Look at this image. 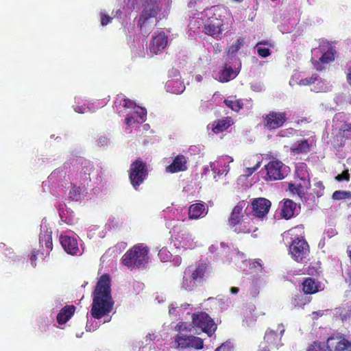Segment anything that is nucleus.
<instances>
[{"instance_id": "1", "label": "nucleus", "mask_w": 351, "mask_h": 351, "mask_svg": "<svg viewBox=\"0 0 351 351\" xmlns=\"http://www.w3.org/2000/svg\"><path fill=\"white\" fill-rule=\"evenodd\" d=\"M111 279L104 274L99 278L93 292L90 315L97 319L108 315L113 308L114 301L111 295Z\"/></svg>"}, {"instance_id": "2", "label": "nucleus", "mask_w": 351, "mask_h": 351, "mask_svg": "<svg viewBox=\"0 0 351 351\" xmlns=\"http://www.w3.org/2000/svg\"><path fill=\"white\" fill-rule=\"evenodd\" d=\"M210 274L211 268L208 263L197 262L184 269L181 287L186 291H192L197 286H202Z\"/></svg>"}, {"instance_id": "3", "label": "nucleus", "mask_w": 351, "mask_h": 351, "mask_svg": "<svg viewBox=\"0 0 351 351\" xmlns=\"http://www.w3.org/2000/svg\"><path fill=\"white\" fill-rule=\"evenodd\" d=\"M212 15L208 19L207 23L203 27V32L216 40L222 38L223 32L228 29L226 27L228 18L227 10L221 6H214L211 9Z\"/></svg>"}, {"instance_id": "4", "label": "nucleus", "mask_w": 351, "mask_h": 351, "mask_svg": "<svg viewBox=\"0 0 351 351\" xmlns=\"http://www.w3.org/2000/svg\"><path fill=\"white\" fill-rule=\"evenodd\" d=\"M161 0H144L143 10L139 15L137 26L143 34H149L154 28L152 22L161 11Z\"/></svg>"}, {"instance_id": "5", "label": "nucleus", "mask_w": 351, "mask_h": 351, "mask_svg": "<svg viewBox=\"0 0 351 351\" xmlns=\"http://www.w3.org/2000/svg\"><path fill=\"white\" fill-rule=\"evenodd\" d=\"M306 351H351V341L343 335H332L325 342L313 341Z\"/></svg>"}, {"instance_id": "6", "label": "nucleus", "mask_w": 351, "mask_h": 351, "mask_svg": "<svg viewBox=\"0 0 351 351\" xmlns=\"http://www.w3.org/2000/svg\"><path fill=\"white\" fill-rule=\"evenodd\" d=\"M149 249L143 243L134 245L122 256L121 261L124 265L132 269L134 267H144L148 263Z\"/></svg>"}, {"instance_id": "7", "label": "nucleus", "mask_w": 351, "mask_h": 351, "mask_svg": "<svg viewBox=\"0 0 351 351\" xmlns=\"http://www.w3.org/2000/svg\"><path fill=\"white\" fill-rule=\"evenodd\" d=\"M148 176V169L145 162L138 158L130 165L129 178L132 186L136 190Z\"/></svg>"}, {"instance_id": "8", "label": "nucleus", "mask_w": 351, "mask_h": 351, "mask_svg": "<svg viewBox=\"0 0 351 351\" xmlns=\"http://www.w3.org/2000/svg\"><path fill=\"white\" fill-rule=\"evenodd\" d=\"M193 327L200 328L208 337H211L217 330L214 320L205 312H198L192 315Z\"/></svg>"}, {"instance_id": "9", "label": "nucleus", "mask_w": 351, "mask_h": 351, "mask_svg": "<svg viewBox=\"0 0 351 351\" xmlns=\"http://www.w3.org/2000/svg\"><path fill=\"white\" fill-rule=\"evenodd\" d=\"M310 252L309 245L303 237H297L289 245L291 258L298 263H302L307 258Z\"/></svg>"}, {"instance_id": "10", "label": "nucleus", "mask_w": 351, "mask_h": 351, "mask_svg": "<svg viewBox=\"0 0 351 351\" xmlns=\"http://www.w3.org/2000/svg\"><path fill=\"white\" fill-rule=\"evenodd\" d=\"M287 119V112L271 110L262 116V123L268 130H274L282 127Z\"/></svg>"}, {"instance_id": "11", "label": "nucleus", "mask_w": 351, "mask_h": 351, "mask_svg": "<svg viewBox=\"0 0 351 351\" xmlns=\"http://www.w3.org/2000/svg\"><path fill=\"white\" fill-rule=\"evenodd\" d=\"M288 167L278 160L269 161L265 166V180H280L285 178Z\"/></svg>"}, {"instance_id": "12", "label": "nucleus", "mask_w": 351, "mask_h": 351, "mask_svg": "<svg viewBox=\"0 0 351 351\" xmlns=\"http://www.w3.org/2000/svg\"><path fill=\"white\" fill-rule=\"evenodd\" d=\"M178 347L182 348H194L200 350L203 348L204 341L198 337L193 335H186L182 333H178L175 339Z\"/></svg>"}, {"instance_id": "13", "label": "nucleus", "mask_w": 351, "mask_h": 351, "mask_svg": "<svg viewBox=\"0 0 351 351\" xmlns=\"http://www.w3.org/2000/svg\"><path fill=\"white\" fill-rule=\"evenodd\" d=\"M168 36L162 31L154 32L149 45L151 53L156 55L160 53L167 46Z\"/></svg>"}, {"instance_id": "14", "label": "nucleus", "mask_w": 351, "mask_h": 351, "mask_svg": "<svg viewBox=\"0 0 351 351\" xmlns=\"http://www.w3.org/2000/svg\"><path fill=\"white\" fill-rule=\"evenodd\" d=\"M271 202L264 197L254 199L251 203L252 215L258 218H263L269 212Z\"/></svg>"}, {"instance_id": "15", "label": "nucleus", "mask_w": 351, "mask_h": 351, "mask_svg": "<svg viewBox=\"0 0 351 351\" xmlns=\"http://www.w3.org/2000/svg\"><path fill=\"white\" fill-rule=\"evenodd\" d=\"M231 228L237 234H249L258 229L255 226L254 219L248 215L242 216L241 220Z\"/></svg>"}, {"instance_id": "16", "label": "nucleus", "mask_w": 351, "mask_h": 351, "mask_svg": "<svg viewBox=\"0 0 351 351\" xmlns=\"http://www.w3.org/2000/svg\"><path fill=\"white\" fill-rule=\"evenodd\" d=\"M60 241L62 247L68 254L77 255L80 252L78 243L75 238L67 235H61Z\"/></svg>"}, {"instance_id": "17", "label": "nucleus", "mask_w": 351, "mask_h": 351, "mask_svg": "<svg viewBox=\"0 0 351 351\" xmlns=\"http://www.w3.org/2000/svg\"><path fill=\"white\" fill-rule=\"evenodd\" d=\"M187 169V159L182 155H177L171 165L166 167V171L169 173H177Z\"/></svg>"}, {"instance_id": "18", "label": "nucleus", "mask_w": 351, "mask_h": 351, "mask_svg": "<svg viewBox=\"0 0 351 351\" xmlns=\"http://www.w3.org/2000/svg\"><path fill=\"white\" fill-rule=\"evenodd\" d=\"M95 173V167L93 162L84 161L82 163V171L80 173V180L82 185H88L91 182V176Z\"/></svg>"}, {"instance_id": "19", "label": "nucleus", "mask_w": 351, "mask_h": 351, "mask_svg": "<svg viewBox=\"0 0 351 351\" xmlns=\"http://www.w3.org/2000/svg\"><path fill=\"white\" fill-rule=\"evenodd\" d=\"M302 291L306 295H313L319 291L321 284L315 279L307 277L305 278L302 283Z\"/></svg>"}, {"instance_id": "20", "label": "nucleus", "mask_w": 351, "mask_h": 351, "mask_svg": "<svg viewBox=\"0 0 351 351\" xmlns=\"http://www.w3.org/2000/svg\"><path fill=\"white\" fill-rule=\"evenodd\" d=\"M295 176L304 183L306 189H308L311 186L309 173L308 171L307 165L304 162H299L295 167Z\"/></svg>"}, {"instance_id": "21", "label": "nucleus", "mask_w": 351, "mask_h": 351, "mask_svg": "<svg viewBox=\"0 0 351 351\" xmlns=\"http://www.w3.org/2000/svg\"><path fill=\"white\" fill-rule=\"evenodd\" d=\"M245 203L244 201L239 202L231 212L230 217L228 219V225L230 227L238 223L242 219V211Z\"/></svg>"}, {"instance_id": "22", "label": "nucleus", "mask_w": 351, "mask_h": 351, "mask_svg": "<svg viewBox=\"0 0 351 351\" xmlns=\"http://www.w3.org/2000/svg\"><path fill=\"white\" fill-rule=\"evenodd\" d=\"M75 311L74 305H66L58 313L56 319L59 324H64L72 317Z\"/></svg>"}, {"instance_id": "23", "label": "nucleus", "mask_w": 351, "mask_h": 351, "mask_svg": "<svg viewBox=\"0 0 351 351\" xmlns=\"http://www.w3.org/2000/svg\"><path fill=\"white\" fill-rule=\"evenodd\" d=\"M232 123L231 117H224L213 122L212 130L214 133L218 134L226 130Z\"/></svg>"}, {"instance_id": "24", "label": "nucleus", "mask_w": 351, "mask_h": 351, "mask_svg": "<svg viewBox=\"0 0 351 351\" xmlns=\"http://www.w3.org/2000/svg\"><path fill=\"white\" fill-rule=\"evenodd\" d=\"M206 208L202 203L191 204L189 208V218L190 219H197L204 217Z\"/></svg>"}, {"instance_id": "25", "label": "nucleus", "mask_w": 351, "mask_h": 351, "mask_svg": "<svg viewBox=\"0 0 351 351\" xmlns=\"http://www.w3.org/2000/svg\"><path fill=\"white\" fill-rule=\"evenodd\" d=\"M297 204L293 200L287 199L285 200L282 207V216L285 219H289L294 215Z\"/></svg>"}, {"instance_id": "26", "label": "nucleus", "mask_w": 351, "mask_h": 351, "mask_svg": "<svg viewBox=\"0 0 351 351\" xmlns=\"http://www.w3.org/2000/svg\"><path fill=\"white\" fill-rule=\"evenodd\" d=\"M176 240H177L180 245L184 248L191 247L193 245L191 235L185 229L178 233L176 237Z\"/></svg>"}, {"instance_id": "27", "label": "nucleus", "mask_w": 351, "mask_h": 351, "mask_svg": "<svg viewBox=\"0 0 351 351\" xmlns=\"http://www.w3.org/2000/svg\"><path fill=\"white\" fill-rule=\"evenodd\" d=\"M291 152L294 155L306 154L311 149V146L307 139L297 141L290 148Z\"/></svg>"}, {"instance_id": "28", "label": "nucleus", "mask_w": 351, "mask_h": 351, "mask_svg": "<svg viewBox=\"0 0 351 351\" xmlns=\"http://www.w3.org/2000/svg\"><path fill=\"white\" fill-rule=\"evenodd\" d=\"M306 294L296 293L291 298V303L294 308H303L306 304L309 303L311 299L305 295Z\"/></svg>"}, {"instance_id": "29", "label": "nucleus", "mask_w": 351, "mask_h": 351, "mask_svg": "<svg viewBox=\"0 0 351 351\" xmlns=\"http://www.w3.org/2000/svg\"><path fill=\"white\" fill-rule=\"evenodd\" d=\"M236 72L231 66H226L219 73V82H228L237 76Z\"/></svg>"}, {"instance_id": "30", "label": "nucleus", "mask_w": 351, "mask_h": 351, "mask_svg": "<svg viewBox=\"0 0 351 351\" xmlns=\"http://www.w3.org/2000/svg\"><path fill=\"white\" fill-rule=\"evenodd\" d=\"M168 92H171L174 94H179L182 92L184 86L182 84L176 80H169L165 86Z\"/></svg>"}, {"instance_id": "31", "label": "nucleus", "mask_w": 351, "mask_h": 351, "mask_svg": "<svg viewBox=\"0 0 351 351\" xmlns=\"http://www.w3.org/2000/svg\"><path fill=\"white\" fill-rule=\"evenodd\" d=\"M39 242L43 245V246L45 245L47 250H51L53 248L51 232L40 234L39 237Z\"/></svg>"}, {"instance_id": "32", "label": "nucleus", "mask_w": 351, "mask_h": 351, "mask_svg": "<svg viewBox=\"0 0 351 351\" xmlns=\"http://www.w3.org/2000/svg\"><path fill=\"white\" fill-rule=\"evenodd\" d=\"M335 60V55L332 51V49H328L327 51L324 52L321 58H319V61L317 62V64H319V62L324 63V64H328L333 61Z\"/></svg>"}, {"instance_id": "33", "label": "nucleus", "mask_w": 351, "mask_h": 351, "mask_svg": "<svg viewBox=\"0 0 351 351\" xmlns=\"http://www.w3.org/2000/svg\"><path fill=\"white\" fill-rule=\"evenodd\" d=\"M245 43L244 38L236 40L228 49V53L234 54L243 46Z\"/></svg>"}, {"instance_id": "34", "label": "nucleus", "mask_w": 351, "mask_h": 351, "mask_svg": "<svg viewBox=\"0 0 351 351\" xmlns=\"http://www.w3.org/2000/svg\"><path fill=\"white\" fill-rule=\"evenodd\" d=\"M288 188H289V190L293 194H298V195H300L304 193V189L306 187L304 185V183L300 182L298 184L289 183Z\"/></svg>"}, {"instance_id": "35", "label": "nucleus", "mask_w": 351, "mask_h": 351, "mask_svg": "<svg viewBox=\"0 0 351 351\" xmlns=\"http://www.w3.org/2000/svg\"><path fill=\"white\" fill-rule=\"evenodd\" d=\"M224 104L232 110L239 112L243 108V103L238 100L225 99Z\"/></svg>"}, {"instance_id": "36", "label": "nucleus", "mask_w": 351, "mask_h": 351, "mask_svg": "<svg viewBox=\"0 0 351 351\" xmlns=\"http://www.w3.org/2000/svg\"><path fill=\"white\" fill-rule=\"evenodd\" d=\"M333 199L340 200L351 198V192L346 191H335L332 195Z\"/></svg>"}, {"instance_id": "37", "label": "nucleus", "mask_w": 351, "mask_h": 351, "mask_svg": "<svg viewBox=\"0 0 351 351\" xmlns=\"http://www.w3.org/2000/svg\"><path fill=\"white\" fill-rule=\"evenodd\" d=\"M319 79V75L317 73L313 74L309 77L302 79L300 81V85L307 86L314 84Z\"/></svg>"}, {"instance_id": "38", "label": "nucleus", "mask_w": 351, "mask_h": 351, "mask_svg": "<svg viewBox=\"0 0 351 351\" xmlns=\"http://www.w3.org/2000/svg\"><path fill=\"white\" fill-rule=\"evenodd\" d=\"M158 256L161 261L167 262L170 260L171 254L167 248L163 247L158 252Z\"/></svg>"}, {"instance_id": "39", "label": "nucleus", "mask_w": 351, "mask_h": 351, "mask_svg": "<svg viewBox=\"0 0 351 351\" xmlns=\"http://www.w3.org/2000/svg\"><path fill=\"white\" fill-rule=\"evenodd\" d=\"M341 130L342 131V136L347 139L351 138V123H344Z\"/></svg>"}, {"instance_id": "40", "label": "nucleus", "mask_w": 351, "mask_h": 351, "mask_svg": "<svg viewBox=\"0 0 351 351\" xmlns=\"http://www.w3.org/2000/svg\"><path fill=\"white\" fill-rule=\"evenodd\" d=\"M219 162H214L210 163V168L214 173H217L219 176L226 174L228 172V170H226V167H224V169L221 171L218 169Z\"/></svg>"}, {"instance_id": "41", "label": "nucleus", "mask_w": 351, "mask_h": 351, "mask_svg": "<svg viewBox=\"0 0 351 351\" xmlns=\"http://www.w3.org/2000/svg\"><path fill=\"white\" fill-rule=\"evenodd\" d=\"M314 186H315V188L313 189L314 193L318 197L321 196L324 190V186L322 182L318 181V182H315L314 184Z\"/></svg>"}, {"instance_id": "42", "label": "nucleus", "mask_w": 351, "mask_h": 351, "mask_svg": "<svg viewBox=\"0 0 351 351\" xmlns=\"http://www.w3.org/2000/svg\"><path fill=\"white\" fill-rule=\"evenodd\" d=\"M232 344L230 341L223 343L220 346L217 348L215 351H232Z\"/></svg>"}, {"instance_id": "43", "label": "nucleus", "mask_w": 351, "mask_h": 351, "mask_svg": "<svg viewBox=\"0 0 351 351\" xmlns=\"http://www.w3.org/2000/svg\"><path fill=\"white\" fill-rule=\"evenodd\" d=\"M257 53L258 54V56L261 58H267L269 56H270L271 54V52H270V50L268 48H265V47H258L257 46Z\"/></svg>"}, {"instance_id": "44", "label": "nucleus", "mask_w": 351, "mask_h": 351, "mask_svg": "<svg viewBox=\"0 0 351 351\" xmlns=\"http://www.w3.org/2000/svg\"><path fill=\"white\" fill-rule=\"evenodd\" d=\"M70 197L73 200L77 201L80 197V193L79 188H77L75 186H73L72 189L69 192Z\"/></svg>"}, {"instance_id": "45", "label": "nucleus", "mask_w": 351, "mask_h": 351, "mask_svg": "<svg viewBox=\"0 0 351 351\" xmlns=\"http://www.w3.org/2000/svg\"><path fill=\"white\" fill-rule=\"evenodd\" d=\"M261 166V162L258 161L257 163L252 167H247L244 169V173L247 176H251L254 172H255Z\"/></svg>"}, {"instance_id": "46", "label": "nucleus", "mask_w": 351, "mask_h": 351, "mask_svg": "<svg viewBox=\"0 0 351 351\" xmlns=\"http://www.w3.org/2000/svg\"><path fill=\"white\" fill-rule=\"evenodd\" d=\"M335 179L339 181H348L350 179V173L348 170L343 171L341 173L337 175Z\"/></svg>"}, {"instance_id": "47", "label": "nucleus", "mask_w": 351, "mask_h": 351, "mask_svg": "<svg viewBox=\"0 0 351 351\" xmlns=\"http://www.w3.org/2000/svg\"><path fill=\"white\" fill-rule=\"evenodd\" d=\"M250 268L252 270H254L256 272L261 271L263 269L262 265L259 261H255L250 263Z\"/></svg>"}, {"instance_id": "48", "label": "nucleus", "mask_w": 351, "mask_h": 351, "mask_svg": "<svg viewBox=\"0 0 351 351\" xmlns=\"http://www.w3.org/2000/svg\"><path fill=\"white\" fill-rule=\"evenodd\" d=\"M100 18H101V24L103 26L107 25L112 20V17H110L109 15H108L105 13H101Z\"/></svg>"}, {"instance_id": "49", "label": "nucleus", "mask_w": 351, "mask_h": 351, "mask_svg": "<svg viewBox=\"0 0 351 351\" xmlns=\"http://www.w3.org/2000/svg\"><path fill=\"white\" fill-rule=\"evenodd\" d=\"M123 106H124V107H125L127 108H132L136 106V104L134 103V101H132L130 99L124 98L123 99Z\"/></svg>"}, {"instance_id": "50", "label": "nucleus", "mask_w": 351, "mask_h": 351, "mask_svg": "<svg viewBox=\"0 0 351 351\" xmlns=\"http://www.w3.org/2000/svg\"><path fill=\"white\" fill-rule=\"evenodd\" d=\"M36 259H37V254L34 252L31 254V256H30V261H31V264L33 267H36Z\"/></svg>"}, {"instance_id": "51", "label": "nucleus", "mask_w": 351, "mask_h": 351, "mask_svg": "<svg viewBox=\"0 0 351 351\" xmlns=\"http://www.w3.org/2000/svg\"><path fill=\"white\" fill-rule=\"evenodd\" d=\"M346 81L348 84L351 86V66H348L346 73Z\"/></svg>"}, {"instance_id": "52", "label": "nucleus", "mask_w": 351, "mask_h": 351, "mask_svg": "<svg viewBox=\"0 0 351 351\" xmlns=\"http://www.w3.org/2000/svg\"><path fill=\"white\" fill-rule=\"evenodd\" d=\"M213 49L216 53H220L222 51V46L219 43H217L214 45Z\"/></svg>"}, {"instance_id": "53", "label": "nucleus", "mask_w": 351, "mask_h": 351, "mask_svg": "<svg viewBox=\"0 0 351 351\" xmlns=\"http://www.w3.org/2000/svg\"><path fill=\"white\" fill-rule=\"evenodd\" d=\"M140 110H141V112H139V117H141V119L142 120L144 119V118L146 117L147 115V111L145 108H139Z\"/></svg>"}, {"instance_id": "54", "label": "nucleus", "mask_w": 351, "mask_h": 351, "mask_svg": "<svg viewBox=\"0 0 351 351\" xmlns=\"http://www.w3.org/2000/svg\"><path fill=\"white\" fill-rule=\"evenodd\" d=\"M125 123L127 125H130L132 123H134V119L133 117H126L125 119Z\"/></svg>"}, {"instance_id": "55", "label": "nucleus", "mask_w": 351, "mask_h": 351, "mask_svg": "<svg viewBox=\"0 0 351 351\" xmlns=\"http://www.w3.org/2000/svg\"><path fill=\"white\" fill-rule=\"evenodd\" d=\"M274 335H276V333L274 331L267 332L265 338L267 339L268 341Z\"/></svg>"}, {"instance_id": "56", "label": "nucleus", "mask_w": 351, "mask_h": 351, "mask_svg": "<svg viewBox=\"0 0 351 351\" xmlns=\"http://www.w3.org/2000/svg\"><path fill=\"white\" fill-rule=\"evenodd\" d=\"M230 293L232 294H237L238 293L239 289L238 287H232L230 288Z\"/></svg>"}, {"instance_id": "57", "label": "nucleus", "mask_w": 351, "mask_h": 351, "mask_svg": "<svg viewBox=\"0 0 351 351\" xmlns=\"http://www.w3.org/2000/svg\"><path fill=\"white\" fill-rule=\"evenodd\" d=\"M268 44H269V43H268V42H267V41H265V40H264V41L258 42V43H257V46L261 45H268Z\"/></svg>"}, {"instance_id": "58", "label": "nucleus", "mask_w": 351, "mask_h": 351, "mask_svg": "<svg viewBox=\"0 0 351 351\" xmlns=\"http://www.w3.org/2000/svg\"><path fill=\"white\" fill-rule=\"evenodd\" d=\"M300 122H301V123H309V122H310V121H308L307 118L304 117V118H302V119L300 120Z\"/></svg>"}, {"instance_id": "59", "label": "nucleus", "mask_w": 351, "mask_h": 351, "mask_svg": "<svg viewBox=\"0 0 351 351\" xmlns=\"http://www.w3.org/2000/svg\"><path fill=\"white\" fill-rule=\"evenodd\" d=\"M176 311V308H169V313H170V314H171V313H173V311Z\"/></svg>"}, {"instance_id": "60", "label": "nucleus", "mask_w": 351, "mask_h": 351, "mask_svg": "<svg viewBox=\"0 0 351 351\" xmlns=\"http://www.w3.org/2000/svg\"><path fill=\"white\" fill-rule=\"evenodd\" d=\"M117 104H118L119 105H120V104H121V101H119V102H118V98H117V99H116V101H114V104H115V106H117Z\"/></svg>"}, {"instance_id": "61", "label": "nucleus", "mask_w": 351, "mask_h": 351, "mask_svg": "<svg viewBox=\"0 0 351 351\" xmlns=\"http://www.w3.org/2000/svg\"><path fill=\"white\" fill-rule=\"evenodd\" d=\"M235 2H238V3H241L242 2L243 0H233Z\"/></svg>"}, {"instance_id": "62", "label": "nucleus", "mask_w": 351, "mask_h": 351, "mask_svg": "<svg viewBox=\"0 0 351 351\" xmlns=\"http://www.w3.org/2000/svg\"><path fill=\"white\" fill-rule=\"evenodd\" d=\"M317 70H321V68H319V67L317 66Z\"/></svg>"}]
</instances>
